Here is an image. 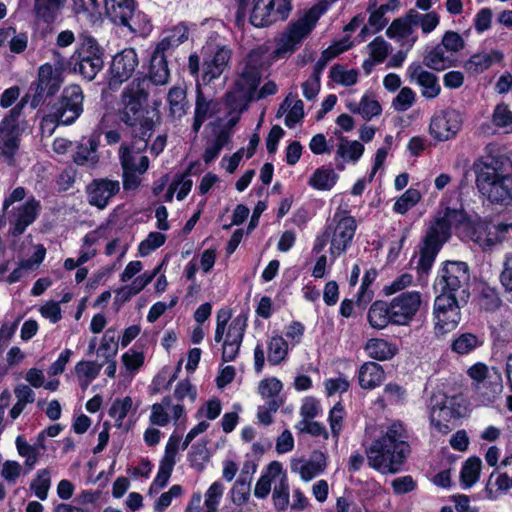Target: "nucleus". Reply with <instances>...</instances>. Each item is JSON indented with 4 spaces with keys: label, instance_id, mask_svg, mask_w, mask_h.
<instances>
[{
    "label": "nucleus",
    "instance_id": "f257e3e1",
    "mask_svg": "<svg viewBox=\"0 0 512 512\" xmlns=\"http://www.w3.org/2000/svg\"><path fill=\"white\" fill-rule=\"evenodd\" d=\"M401 423H392L387 430L366 449L370 468L382 474H396L401 470L410 447Z\"/></svg>",
    "mask_w": 512,
    "mask_h": 512
},
{
    "label": "nucleus",
    "instance_id": "f03ea898",
    "mask_svg": "<svg viewBox=\"0 0 512 512\" xmlns=\"http://www.w3.org/2000/svg\"><path fill=\"white\" fill-rule=\"evenodd\" d=\"M148 86L146 79H135L121 94L122 107L119 110V118L131 128L133 137L140 140L150 137L155 128V122L143 108V103L149 95Z\"/></svg>",
    "mask_w": 512,
    "mask_h": 512
},
{
    "label": "nucleus",
    "instance_id": "7ed1b4c3",
    "mask_svg": "<svg viewBox=\"0 0 512 512\" xmlns=\"http://www.w3.org/2000/svg\"><path fill=\"white\" fill-rule=\"evenodd\" d=\"M480 194L491 203L504 204L512 199V161L505 156L493 158L476 173Z\"/></svg>",
    "mask_w": 512,
    "mask_h": 512
},
{
    "label": "nucleus",
    "instance_id": "20e7f679",
    "mask_svg": "<svg viewBox=\"0 0 512 512\" xmlns=\"http://www.w3.org/2000/svg\"><path fill=\"white\" fill-rule=\"evenodd\" d=\"M356 230V219L346 208L338 206L322 234L316 237L313 252L320 253L326 245H329L330 257L335 260L350 248Z\"/></svg>",
    "mask_w": 512,
    "mask_h": 512
},
{
    "label": "nucleus",
    "instance_id": "39448f33",
    "mask_svg": "<svg viewBox=\"0 0 512 512\" xmlns=\"http://www.w3.org/2000/svg\"><path fill=\"white\" fill-rule=\"evenodd\" d=\"M337 0H320L297 20L291 21L276 42L274 56L285 58L293 54L310 35L322 15Z\"/></svg>",
    "mask_w": 512,
    "mask_h": 512
},
{
    "label": "nucleus",
    "instance_id": "423d86ee",
    "mask_svg": "<svg viewBox=\"0 0 512 512\" xmlns=\"http://www.w3.org/2000/svg\"><path fill=\"white\" fill-rule=\"evenodd\" d=\"M262 57L263 52L260 49H254L247 55L234 89L227 94V102L233 110L246 109L254 99L261 80Z\"/></svg>",
    "mask_w": 512,
    "mask_h": 512
},
{
    "label": "nucleus",
    "instance_id": "0eeeda50",
    "mask_svg": "<svg viewBox=\"0 0 512 512\" xmlns=\"http://www.w3.org/2000/svg\"><path fill=\"white\" fill-rule=\"evenodd\" d=\"M25 196V189L17 187L3 201L0 227L5 226L8 221L12 225L11 234L15 237L21 235L36 220L41 208L40 202L34 197L27 199L19 206H13L14 203L22 201Z\"/></svg>",
    "mask_w": 512,
    "mask_h": 512
},
{
    "label": "nucleus",
    "instance_id": "6e6552de",
    "mask_svg": "<svg viewBox=\"0 0 512 512\" xmlns=\"http://www.w3.org/2000/svg\"><path fill=\"white\" fill-rule=\"evenodd\" d=\"M134 138L131 144H122L118 155L122 168V183L125 190H135L141 184V175L149 168V159L143 154L147 148V139Z\"/></svg>",
    "mask_w": 512,
    "mask_h": 512
},
{
    "label": "nucleus",
    "instance_id": "1a4fd4ad",
    "mask_svg": "<svg viewBox=\"0 0 512 512\" xmlns=\"http://www.w3.org/2000/svg\"><path fill=\"white\" fill-rule=\"evenodd\" d=\"M469 281V269L465 262L448 261L441 269L438 285L441 287V294H448L466 302L469 298Z\"/></svg>",
    "mask_w": 512,
    "mask_h": 512
},
{
    "label": "nucleus",
    "instance_id": "9d476101",
    "mask_svg": "<svg viewBox=\"0 0 512 512\" xmlns=\"http://www.w3.org/2000/svg\"><path fill=\"white\" fill-rule=\"evenodd\" d=\"M75 13H100V0H72ZM105 13L110 19L128 25L134 12V0H103Z\"/></svg>",
    "mask_w": 512,
    "mask_h": 512
},
{
    "label": "nucleus",
    "instance_id": "9b49d317",
    "mask_svg": "<svg viewBox=\"0 0 512 512\" xmlns=\"http://www.w3.org/2000/svg\"><path fill=\"white\" fill-rule=\"evenodd\" d=\"M460 302L448 294H440L435 298L433 316L434 331L437 336H443L458 326L461 320Z\"/></svg>",
    "mask_w": 512,
    "mask_h": 512
},
{
    "label": "nucleus",
    "instance_id": "f8f14e48",
    "mask_svg": "<svg viewBox=\"0 0 512 512\" xmlns=\"http://www.w3.org/2000/svg\"><path fill=\"white\" fill-rule=\"evenodd\" d=\"M63 59H57L54 64L44 63L38 68L35 93L31 105L35 108L46 96L55 95L63 83Z\"/></svg>",
    "mask_w": 512,
    "mask_h": 512
},
{
    "label": "nucleus",
    "instance_id": "ddd939ff",
    "mask_svg": "<svg viewBox=\"0 0 512 512\" xmlns=\"http://www.w3.org/2000/svg\"><path fill=\"white\" fill-rule=\"evenodd\" d=\"M83 99L82 89L78 85H71L63 90L51 109L57 113L62 125H70L83 112Z\"/></svg>",
    "mask_w": 512,
    "mask_h": 512
},
{
    "label": "nucleus",
    "instance_id": "4468645a",
    "mask_svg": "<svg viewBox=\"0 0 512 512\" xmlns=\"http://www.w3.org/2000/svg\"><path fill=\"white\" fill-rule=\"evenodd\" d=\"M463 124L462 114L455 109L439 111L429 125L430 135L437 141H448L456 136Z\"/></svg>",
    "mask_w": 512,
    "mask_h": 512
},
{
    "label": "nucleus",
    "instance_id": "2eb2a0df",
    "mask_svg": "<svg viewBox=\"0 0 512 512\" xmlns=\"http://www.w3.org/2000/svg\"><path fill=\"white\" fill-rule=\"evenodd\" d=\"M230 318L231 313L227 309H221L217 312L214 340L217 343L223 341V344L241 345L247 326L246 318L243 316L235 317L226 329Z\"/></svg>",
    "mask_w": 512,
    "mask_h": 512
},
{
    "label": "nucleus",
    "instance_id": "dca6fc26",
    "mask_svg": "<svg viewBox=\"0 0 512 512\" xmlns=\"http://www.w3.org/2000/svg\"><path fill=\"white\" fill-rule=\"evenodd\" d=\"M103 63L102 53L96 41L86 38L78 50V61L74 70L91 81L102 69Z\"/></svg>",
    "mask_w": 512,
    "mask_h": 512
},
{
    "label": "nucleus",
    "instance_id": "f3484780",
    "mask_svg": "<svg viewBox=\"0 0 512 512\" xmlns=\"http://www.w3.org/2000/svg\"><path fill=\"white\" fill-rule=\"evenodd\" d=\"M421 304L422 297L418 291L403 292L394 297L389 303L392 324H409L418 313Z\"/></svg>",
    "mask_w": 512,
    "mask_h": 512
},
{
    "label": "nucleus",
    "instance_id": "a211bd4d",
    "mask_svg": "<svg viewBox=\"0 0 512 512\" xmlns=\"http://www.w3.org/2000/svg\"><path fill=\"white\" fill-rule=\"evenodd\" d=\"M507 233V224H494L487 220H479L473 226L471 238L484 250H490L500 245Z\"/></svg>",
    "mask_w": 512,
    "mask_h": 512
},
{
    "label": "nucleus",
    "instance_id": "6ab92c4d",
    "mask_svg": "<svg viewBox=\"0 0 512 512\" xmlns=\"http://www.w3.org/2000/svg\"><path fill=\"white\" fill-rule=\"evenodd\" d=\"M181 437L179 435L172 434L165 447L164 456L162 457L158 473L150 486L149 494L156 493L160 489L164 488L172 474L174 466L176 464V456L178 453Z\"/></svg>",
    "mask_w": 512,
    "mask_h": 512
},
{
    "label": "nucleus",
    "instance_id": "aec40b11",
    "mask_svg": "<svg viewBox=\"0 0 512 512\" xmlns=\"http://www.w3.org/2000/svg\"><path fill=\"white\" fill-rule=\"evenodd\" d=\"M119 191L120 182L108 178L94 179L86 187L88 203L98 209H104Z\"/></svg>",
    "mask_w": 512,
    "mask_h": 512
},
{
    "label": "nucleus",
    "instance_id": "412c9836",
    "mask_svg": "<svg viewBox=\"0 0 512 512\" xmlns=\"http://www.w3.org/2000/svg\"><path fill=\"white\" fill-rule=\"evenodd\" d=\"M137 66L138 57L134 49H124L122 52L115 55L110 67V87L115 88L128 80Z\"/></svg>",
    "mask_w": 512,
    "mask_h": 512
},
{
    "label": "nucleus",
    "instance_id": "4be33fe9",
    "mask_svg": "<svg viewBox=\"0 0 512 512\" xmlns=\"http://www.w3.org/2000/svg\"><path fill=\"white\" fill-rule=\"evenodd\" d=\"M464 218L460 210L447 209L443 217L436 219L430 226L424 242L441 248L450 236L451 225Z\"/></svg>",
    "mask_w": 512,
    "mask_h": 512
},
{
    "label": "nucleus",
    "instance_id": "5701e85b",
    "mask_svg": "<svg viewBox=\"0 0 512 512\" xmlns=\"http://www.w3.org/2000/svg\"><path fill=\"white\" fill-rule=\"evenodd\" d=\"M407 75L412 83H416L421 88V95L426 99H434L441 93V86L438 77L426 70L419 63H412L407 68Z\"/></svg>",
    "mask_w": 512,
    "mask_h": 512
},
{
    "label": "nucleus",
    "instance_id": "b1692460",
    "mask_svg": "<svg viewBox=\"0 0 512 512\" xmlns=\"http://www.w3.org/2000/svg\"><path fill=\"white\" fill-rule=\"evenodd\" d=\"M232 52L226 46L219 47L213 55L205 59L203 63L202 81L209 84L219 78L228 68Z\"/></svg>",
    "mask_w": 512,
    "mask_h": 512
},
{
    "label": "nucleus",
    "instance_id": "393cba45",
    "mask_svg": "<svg viewBox=\"0 0 512 512\" xmlns=\"http://www.w3.org/2000/svg\"><path fill=\"white\" fill-rule=\"evenodd\" d=\"M291 468L302 480L310 481L327 468V457L321 451H314L309 460H296Z\"/></svg>",
    "mask_w": 512,
    "mask_h": 512
},
{
    "label": "nucleus",
    "instance_id": "a878e982",
    "mask_svg": "<svg viewBox=\"0 0 512 512\" xmlns=\"http://www.w3.org/2000/svg\"><path fill=\"white\" fill-rule=\"evenodd\" d=\"M364 145L357 140H349L347 137H339L335 160L339 170L345 169V163H357L364 153Z\"/></svg>",
    "mask_w": 512,
    "mask_h": 512
},
{
    "label": "nucleus",
    "instance_id": "bb28decb",
    "mask_svg": "<svg viewBox=\"0 0 512 512\" xmlns=\"http://www.w3.org/2000/svg\"><path fill=\"white\" fill-rule=\"evenodd\" d=\"M448 398L443 394L433 395L430 399V419L436 429L443 434L450 431L447 424L453 412L447 406Z\"/></svg>",
    "mask_w": 512,
    "mask_h": 512
},
{
    "label": "nucleus",
    "instance_id": "cd10ccee",
    "mask_svg": "<svg viewBox=\"0 0 512 512\" xmlns=\"http://www.w3.org/2000/svg\"><path fill=\"white\" fill-rule=\"evenodd\" d=\"M169 117L173 120H180L190 108L187 98V87L185 84H178L171 87L167 93Z\"/></svg>",
    "mask_w": 512,
    "mask_h": 512
},
{
    "label": "nucleus",
    "instance_id": "c85d7f7f",
    "mask_svg": "<svg viewBox=\"0 0 512 512\" xmlns=\"http://www.w3.org/2000/svg\"><path fill=\"white\" fill-rule=\"evenodd\" d=\"M167 409L172 412V418L177 421L184 414V407L181 404L172 405V400L169 396L163 398L161 403H155L151 407V414L149 420L152 425L166 426L169 423V414Z\"/></svg>",
    "mask_w": 512,
    "mask_h": 512
},
{
    "label": "nucleus",
    "instance_id": "c756f323",
    "mask_svg": "<svg viewBox=\"0 0 512 512\" xmlns=\"http://www.w3.org/2000/svg\"><path fill=\"white\" fill-rule=\"evenodd\" d=\"M503 60V53L499 50L481 51L470 56L464 63V69L477 75L488 70L493 64L500 63Z\"/></svg>",
    "mask_w": 512,
    "mask_h": 512
},
{
    "label": "nucleus",
    "instance_id": "7c9ffc66",
    "mask_svg": "<svg viewBox=\"0 0 512 512\" xmlns=\"http://www.w3.org/2000/svg\"><path fill=\"white\" fill-rule=\"evenodd\" d=\"M385 379L383 367L376 362L363 363L358 371V382L362 389L371 390L378 387Z\"/></svg>",
    "mask_w": 512,
    "mask_h": 512
},
{
    "label": "nucleus",
    "instance_id": "2f4dec72",
    "mask_svg": "<svg viewBox=\"0 0 512 512\" xmlns=\"http://www.w3.org/2000/svg\"><path fill=\"white\" fill-rule=\"evenodd\" d=\"M503 389V380L500 372L491 373L489 380L486 379L474 388L478 399L483 404L493 403L501 395Z\"/></svg>",
    "mask_w": 512,
    "mask_h": 512
},
{
    "label": "nucleus",
    "instance_id": "473e14b6",
    "mask_svg": "<svg viewBox=\"0 0 512 512\" xmlns=\"http://www.w3.org/2000/svg\"><path fill=\"white\" fill-rule=\"evenodd\" d=\"M391 44L384 40L382 37H376L368 45L369 58L364 60L362 68L366 75H369L376 64L384 62L389 53L391 52Z\"/></svg>",
    "mask_w": 512,
    "mask_h": 512
},
{
    "label": "nucleus",
    "instance_id": "72a5a7b5",
    "mask_svg": "<svg viewBox=\"0 0 512 512\" xmlns=\"http://www.w3.org/2000/svg\"><path fill=\"white\" fill-rule=\"evenodd\" d=\"M275 0H254V7L250 16V22L255 27H266L276 21Z\"/></svg>",
    "mask_w": 512,
    "mask_h": 512
},
{
    "label": "nucleus",
    "instance_id": "f704fd0d",
    "mask_svg": "<svg viewBox=\"0 0 512 512\" xmlns=\"http://www.w3.org/2000/svg\"><path fill=\"white\" fill-rule=\"evenodd\" d=\"M97 148L98 139L94 136L89 137L86 142L77 145L73 161L80 166L94 167L99 161Z\"/></svg>",
    "mask_w": 512,
    "mask_h": 512
},
{
    "label": "nucleus",
    "instance_id": "c9c22d12",
    "mask_svg": "<svg viewBox=\"0 0 512 512\" xmlns=\"http://www.w3.org/2000/svg\"><path fill=\"white\" fill-rule=\"evenodd\" d=\"M364 350L370 358L378 361L389 360L393 358L398 351L395 344L381 338L369 339L364 346Z\"/></svg>",
    "mask_w": 512,
    "mask_h": 512
},
{
    "label": "nucleus",
    "instance_id": "e433bc0d",
    "mask_svg": "<svg viewBox=\"0 0 512 512\" xmlns=\"http://www.w3.org/2000/svg\"><path fill=\"white\" fill-rule=\"evenodd\" d=\"M19 127L0 123V151L1 153L11 159L18 149L19 145Z\"/></svg>",
    "mask_w": 512,
    "mask_h": 512
},
{
    "label": "nucleus",
    "instance_id": "4c0bfd02",
    "mask_svg": "<svg viewBox=\"0 0 512 512\" xmlns=\"http://www.w3.org/2000/svg\"><path fill=\"white\" fill-rule=\"evenodd\" d=\"M426 67L442 71L446 68L454 66V55L447 51L443 46L438 44L434 47L423 60Z\"/></svg>",
    "mask_w": 512,
    "mask_h": 512
},
{
    "label": "nucleus",
    "instance_id": "58836bf2",
    "mask_svg": "<svg viewBox=\"0 0 512 512\" xmlns=\"http://www.w3.org/2000/svg\"><path fill=\"white\" fill-rule=\"evenodd\" d=\"M281 469L282 465L277 461L271 462L268 465L267 471L259 478L255 485L254 495L257 498L264 499L269 495L272 483H276Z\"/></svg>",
    "mask_w": 512,
    "mask_h": 512
},
{
    "label": "nucleus",
    "instance_id": "ea45409f",
    "mask_svg": "<svg viewBox=\"0 0 512 512\" xmlns=\"http://www.w3.org/2000/svg\"><path fill=\"white\" fill-rule=\"evenodd\" d=\"M368 322L375 329H383L389 323H392V313L390 305L384 301L374 302L367 314Z\"/></svg>",
    "mask_w": 512,
    "mask_h": 512
},
{
    "label": "nucleus",
    "instance_id": "a19ab883",
    "mask_svg": "<svg viewBox=\"0 0 512 512\" xmlns=\"http://www.w3.org/2000/svg\"><path fill=\"white\" fill-rule=\"evenodd\" d=\"M412 17H415V15L411 14L409 10L404 17L395 19L387 28L386 35L392 39H409L415 26Z\"/></svg>",
    "mask_w": 512,
    "mask_h": 512
},
{
    "label": "nucleus",
    "instance_id": "79ce46f5",
    "mask_svg": "<svg viewBox=\"0 0 512 512\" xmlns=\"http://www.w3.org/2000/svg\"><path fill=\"white\" fill-rule=\"evenodd\" d=\"M347 108L352 113L360 114L366 120H370L371 118L380 115L382 112L379 102L368 95H364L359 103H348Z\"/></svg>",
    "mask_w": 512,
    "mask_h": 512
},
{
    "label": "nucleus",
    "instance_id": "37998d69",
    "mask_svg": "<svg viewBox=\"0 0 512 512\" xmlns=\"http://www.w3.org/2000/svg\"><path fill=\"white\" fill-rule=\"evenodd\" d=\"M101 368L102 364L93 361H80L76 364L75 374L83 390L87 389L90 383L98 377Z\"/></svg>",
    "mask_w": 512,
    "mask_h": 512
},
{
    "label": "nucleus",
    "instance_id": "c03bdc74",
    "mask_svg": "<svg viewBox=\"0 0 512 512\" xmlns=\"http://www.w3.org/2000/svg\"><path fill=\"white\" fill-rule=\"evenodd\" d=\"M338 175L333 169L321 167L309 178V185L316 190H330L336 184Z\"/></svg>",
    "mask_w": 512,
    "mask_h": 512
},
{
    "label": "nucleus",
    "instance_id": "a18cd8bd",
    "mask_svg": "<svg viewBox=\"0 0 512 512\" xmlns=\"http://www.w3.org/2000/svg\"><path fill=\"white\" fill-rule=\"evenodd\" d=\"M170 71L165 56L152 55L150 60L149 78L155 85L168 83Z\"/></svg>",
    "mask_w": 512,
    "mask_h": 512
},
{
    "label": "nucleus",
    "instance_id": "49530a36",
    "mask_svg": "<svg viewBox=\"0 0 512 512\" xmlns=\"http://www.w3.org/2000/svg\"><path fill=\"white\" fill-rule=\"evenodd\" d=\"M212 101L207 100L200 89L197 90L194 121L192 125L193 132L198 133L204 121L212 114Z\"/></svg>",
    "mask_w": 512,
    "mask_h": 512
},
{
    "label": "nucleus",
    "instance_id": "de8ad7c7",
    "mask_svg": "<svg viewBox=\"0 0 512 512\" xmlns=\"http://www.w3.org/2000/svg\"><path fill=\"white\" fill-rule=\"evenodd\" d=\"M273 502L277 510L283 511L289 505V484L287 474L281 469L280 475L274 485Z\"/></svg>",
    "mask_w": 512,
    "mask_h": 512
},
{
    "label": "nucleus",
    "instance_id": "09e8293b",
    "mask_svg": "<svg viewBox=\"0 0 512 512\" xmlns=\"http://www.w3.org/2000/svg\"><path fill=\"white\" fill-rule=\"evenodd\" d=\"M497 478L495 486L501 492H507L512 488V453L502 459L497 466Z\"/></svg>",
    "mask_w": 512,
    "mask_h": 512
},
{
    "label": "nucleus",
    "instance_id": "8fccbe9b",
    "mask_svg": "<svg viewBox=\"0 0 512 512\" xmlns=\"http://www.w3.org/2000/svg\"><path fill=\"white\" fill-rule=\"evenodd\" d=\"M267 354L268 362L271 365L282 363L288 354V344L286 340L279 335L273 336L268 342Z\"/></svg>",
    "mask_w": 512,
    "mask_h": 512
},
{
    "label": "nucleus",
    "instance_id": "3c124183",
    "mask_svg": "<svg viewBox=\"0 0 512 512\" xmlns=\"http://www.w3.org/2000/svg\"><path fill=\"white\" fill-rule=\"evenodd\" d=\"M492 124L505 133H512V110L505 103L495 106L491 115Z\"/></svg>",
    "mask_w": 512,
    "mask_h": 512
},
{
    "label": "nucleus",
    "instance_id": "603ef678",
    "mask_svg": "<svg viewBox=\"0 0 512 512\" xmlns=\"http://www.w3.org/2000/svg\"><path fill=\"white\" fill-rule=\"evenodd\" d=\"M350 46L351 44H346L345 41H340L329 46L321 53L320 58L314 65L313 72L321 76V73L326 68L327 64L342 52L347 51Z\"/></svg>",
    "mask_w": 512,
    "mask_h": 512
},
{
    "label": "nucleus",
    "instance_id": "864d4df0",
    "mask_svg": "<svg viewBox=\"0 0 512 512\" xmlns=\"http://www.w3.org/2000/svg\"><path fill=\"white\" fill-rule=\"evenodd\" d=\"M15 444L18 454L25 458V466L32 469L40 457L39 446L29 444L21 435L16 437Z\"/></svg>",
    "mask_w": 512,
    "mask_h": 512
},
{
    "label": "nucleus",
    "instance_id": "5fc2aeb1",
    "mask_svg": "<svg viewBox=\"0 0 512 512\" xmlns=\"http://www.w3.org/2000/svg\"><path fill=\"white\" fill-rule=\"evenodd\" d=\"M225 487L220 481L210 485L204 494L205 512H218V506L224 494Z\"/></svg>",
    "mask_w": 512,
    "mask_h": 512
},
{
    "label": "nucleus",
    "instance_id": "6e6d98bb",
    "mask_svg": "<svg viewBox=\"0 0 512 512\" xmlns=\"http://www.w3.org/2000/svg\"><path fill=\"white\" fill-rule=\"evenodd\" d=\"M230 134L225 130H221L215 138L208 143L204 154L203 160L206 164L211 163L214 159L218 157L220 151L223 147L229 142Z\"/></svg>",
    "mask_w": 512,
    "mask_h": 512
},
{
    "label": "nucleus",
    "instance_id": "4d7b16f0",
    "mask_svg": "<svg viewBox=\"0 0 512 512\" xmlns=\"http://www.w3.org/2000/svg\"><path fill=\"white\" fill-rule=\"evenodd\" d=\"M482 462L478 457L469 458L461 470V480L466 487L474 485L479 478Z\"/></svg>",
    "mask_w": 512,
    "mask_h": 512
},
{
    "label": "nucleus",
    "instance_id": "13d9d810",
    "mask_svg": "<svg viewBox=\"0 0 512 512\" xmlns=\"http://www.w3.org/2000/svg\"><path fill=\"white\" fill-rule=\"evenodd\" d=\"M481 345L482 341L478 336L472 333H463L453 341L451 348L458 354H468Z\"/></svg>",
    "mask_w": 512,
    "mask_h": 512
},
{
    "label": "nucleus",
    "instance_id": "bf43d9fd",
    "mask_svg": "<svg viewBox=\"0 0 512 512\" xmlns=\"http://www.w3.org/2000/svg\"><path fill=\"white\" fill-rule=\"evenodd\" d=\"M133 407V400L131 397L126 396L122 399H116L110 409L109 415L115 420V425L120 428L123 424V420L128 415Z\"/></svg>",
    "mask_w": 512,
    "mask_h": 512
},
{
    "label": "nucleus",
    "instance_id": "052dcab7",
    "mask_svg": "<svg viewBox=\"0 0 512 512\" xmlns=\"http://www.w3.org/2000/svg\"><path fill=\"white\" fill-rule=\"evenodd\" d=\"M330 78L333 82L349 87L357 83L358 71L355 69H345L341 65H334L330 69Z\"/></svg>",
    "mask_w": 512,
    "mask_h": 512
},
{
    "label": "nucleus",
    "instance_id": "680f3d73",
    "mask_svg": "<svg viewBox=\"0 0 512 512\" xmlns=\"http://www.w3.org/2000/svg\"><path fill=\"white\" fill-rule=\"evenodd\" d=\"M118 352V341L116 339V331L108 329L102 337L98 353L105 360H110L116 356Z\"/></svg>",
    "mask_w": 512,
    "mask_h": 512
},
{
    "label": "nucleus",
    "instance_id": "e2e57ef3",
    "mask_svg": "<svg viewBox=\"0 0 512 512\" xmlns=\"http://www.w3.org/2000/svg\"><path fill=\"white\" fill-rule=\"evenodd\" d=\"M411 14L415 15L413 18L414 25H419L422 32L428 34L432 32L439 24V16L436 12L431 11L426 14H420L415 9H411Z\"/></svg>",
    "mask_w": 512,
    "mask_h": 512
},
{
    "label": "nucleus",
    "instance_id": "0e129e2a",
    "mask_svg": "<svg viewBox=\"0 0 512 512\" xmlns=\"http://www.w3.org/2000/svg\"><path fill=\"white\" fill-rule=\"evenodd\" d=\"M51 480L47 469H41L37 472L36 478L31 482V489L40 500H45L48 496Z\"/></svg>",
    "mask_w": 512,
    "mask_h": 512
},
{
    "label": "nucleus",
    "instance_id": "69168bd1",
    "mask_svg": "<svg viewBox=\"0 0 512 512\" xmlns=\"http://www.w3.org/2000/svg\"><path fill=\"white\" fill-rule=\"evenodd\" d=\"M345 418L344 407L340 403H336L329 413V424L335 442H338L340 433L343 428V421Z\"/></svg>",
    "mask_w": 512,
    "mask_h": 512
},
{
    "label": "nucleus",
    "instance_id": "338daca9",
    "mask_svg": "<svg viewBox=\"0 0 512 512\" xmlns=\"http://www.w3.org/2000/svg\"><path fill=\"white\" fill-rule=\"evenodd\" d=\"M166 241V236L161 232H150L148 236L139 244V255L145 257L152 251L162 246Z\"/></svg>",
    "mask_w": 512,
    "mask_h": 512
},
{
    "label": "nucleus",
    "instance_id": "774afa93",
    "mask_svg": "<svg viewBox=\"0 0 512 512\" xmlns=\"http://www.w3.org/2000/svg\"><path fill=\"white\" fill-rule=\"evenodd\" d=\"M421 198V194L416 189L406 190L402 196L395 202L394 210L400 214L406 213L415 206Z\"/></svg>",
    "mask_w": 512,
    "mask_h": 512
}]
</instances>
